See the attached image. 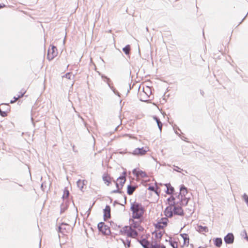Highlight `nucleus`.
<instances>
[{
    "label": "nucleus",
    "mask_w": 248,
    "mask_h": 248,
    "mask_svg": "<svg viewBox=\"0 0 248 248\" xmlns=\"http://www.w3.org/2000/svg\"><path fill=\"white\" fill-rule=\"evenodd\" d=\"M71 230V226L66 224H62L59 227V231L63 234H66Z\"/></svg>",
    "instance_id": "obj_12"
},
{
    "label": "nucleus",
    "mask_w": 248,
    "mask_h": 248,
    "mask_svg": "<svg viewBox=\"0 0 248 248\" xmlns=\"http://www.w3.org/2000/svg\"><path fill=\"white\" fill-rule=\"evenodd\" d=\"M149 151V148L147 147L137 148L134 149L132 153V154L135 155H143Z\"/></svg>",
    "instance_id": "obj_10"
},
{
    "label": "nucleus",
    "mask_w": 248,
    "mask_h": 248,
    "mask_svg": "<svg viewBox=\"0 0 248 248\" xmlns=\"http://www.w3.org/2000/svg\"><path fill=\"white\" fill-rule=\"evenodd\" d=\"M103 180L107 186H108L111 182V178L110 176L107 173H105L103 176Z\"/></svg>",
    "instance_id": "obj_18"
},
{
    "label": "nucleus",
    "mask_w": 248,
    "mask_h": 248,
    "mask_svg": "<svg viewBox=\"0 0 248 248\" xmlns=\"http://www.w3.org/2000/svg\"><path fill=\"white\" fill-rule=\"evenodd\" d=\"M125 172H124L123 174L120 176L117 180V182L116 183L117 189L116 190H112L111 191L112 193H121V189L122 188L125 182L126 178H125Z\"/></svg>",
    "instance_id": "obj_6"
},
{
    "label": "nucleus",
    "mask_w": 248,
    "mask_h": 248,
    "mask_svg": "<svg viewBox=\"0 0 248 248\" xmlns=\"http://www.w3.org/2000/svg\"><path fill=\"white\" fill-rule=\"evenodd\" d=\"M222 244V241L220 238H217L214 240V244L217 247H220Z\"/></svg>",
    "instance_id": "obj_26"
},
{
    "label": "nucleus",
    "mask_w": 248,
    "mask_h": 248,
    "mask_svg": "<svg viewBox=\"0 0 248 248\" xmlns=\"http://www.w3.org/2000/svg\"><path fill=\"white\" fill-rule=\"evenodd\" d=\"M136 187L135 186H132L130 185L127 186V193L129 195H132L134 191L135 190Z\"/></svg>",
    "instance_id": "obj_23"
},
{
    "label": "nucleus",
    "mask_w": 248,
    "mask_h": 248,
    "mask_svg": "<svg viewBox=\"0 0 248 248\" xmlns=\"http://www.w3.org/2000/svg\"><path fill=\"white\" fill-rule=\"evenodd\" d=\"M26 90H22L21 91V95H18L17 97L15 96L14 97V100H11L10 101V103L11 104H12V103L16 102L19 98L22 97L24 96V95L25 94V93H26Z\"/></svg>",
    "instance_id": "obj_20"
},
{
    "label": "nucleus",
    "mask_w": 248,
    "mask_h": 248,
    "mask_svg": "<svg viewBox=\"0 0 248 248\" xmlns=\"http://www.w3.org/2000/svg\"><path fill=\"white\" fill-rule=\"evenodd\" d=\"M133 173L139 179L144 178L147 176V174L145 171H142L139 169H134L133 171Z\"/></svg>",
    "instance_id": "obj_13"
},
{
    "label": "nucleus",
    "mask_w": 248,
    "mask_h": 248,
    "mask_svg": "<svg viewBox=\"0 0 248 248\" xmlns=\"http://www.w3.org/2000/svg\"><path fill=\"white\" fill-rule=\"evenodd\" d=\"M164 233V231L163 230L157 229L153 232V238L155 239V242L157 243L159 242L161 240L163 233Z\"/></svg>",
    "instance_id": "obj_11"
},
{
    "label": "nucleus",
    "mask_w": 248,
    "mask_h": 248,
    "mask_svg": "<svg viewBox=\"0 0 248 248\" xmlns=\"http://www.w3.org/2000/svg\"><path fill=\"white\" fill-rule=\"evenodd\" d=\"M171 245L173 248H178V244L176 242H171Z\"/></svg>",
    "instance_id": "obj_30"
},
{
    "label": "nucleus",
    "mask_w": 248,
    "mask_h": 248,
    "mask_svg": "<svg viewBox=\"0 0 248 248\" xmlns=\"http://www.w3.org/2000/svg\"><path fill=\"white\" fill-rule=\"evenodd\" d=\"M58 54V50L53 45H50L47 51V58L49 61L53 60Z\"/></svg>",
    "instance_id": "obj_7"
},
{
    "label": "nucleus",
    "mask_w": 248,
    "mask_h": 248,
    "mask_svg": "<svg viewBox=\"0 0 248 248\" xmlns=\"http://www.w3.org/2000/svg\"><path fill=\"white\" fill-rule=\"evenodd\" d=\"M199 229L200 231L205 232H208V228L206 226H199Z\"/></svg>",
    "instance_id": "obj_29"
},
{
    "label": "nucleus",
    "mask_w": 248,
    "mask_h": 248,
    "mask_svg": "<svg viewBox=\"0 0 248 248\" xmlns=\"http://www.w3.org/2000/svg\"><path fill=\"white\" fill-rule=\"evenodd\" d=\"M5 7V5L4 4L2 5V4H0V9Z\"/></svg>",
    "instance_id": "obj_34"
},
{
    "label": "nucleus",
    "mask_w": 248,
    "mask_h": 248,
    "mask_svg": "<svg viewBox=\"0 0 248 248\" xmlns=\"http://www.w3.org/2000/svg\"><path fill=\"white\" fill-rule=\"evenodd\" d=\"M110 217V207L109 205L106 206L104 209V218L107 220Z\"/></svg>",
    "instance_id": "obj_16"
},
{
    "label": "nucleus",
    "mask_w": 248,
    "mask_h": 248,
    "mask_svg": "<svg viewBox=\"0 0 248 248\" xmlns=\"http://www.w3.org/2000/svg\"><path fill=\"white\" fill-rule=\"evenodd\" d=\"M121 232L123 235L129 237L135 238L138 235L137 231L132 227L130 225V226H126L123 227Z\"/></svg>",
    "instance_id": "obj_4"
},
{
    "label": "nucleus",
    "mask_w": 248,
    "mask_h": 248,
    "mask_svg": "<svg viewBox=\"0 0 248 248\" xmlns=\"http://www.w3.org/2000/svg\"><path fill=\"white\" fill-rule=\"evenodd\" d=\"M154 119L156 121L157 125H158V128L160 130V131H161L162 130V123L160 121V120L156 117H154Z\"/></svg>",
    "instance_id": "obj_27"
},
{
    "label": "nucleus",
    "mask_w": 248,
    "mask_h": 248,
    "mask_svg": "<svg viewBox=\"0 0 248 248\" xmlns=\"http://www.w3.org/2000/svg\"><path fill=\"white\" fill-rule=\"evenodd\" d=\"M140 93L141 95L144 96L145 98L149 97L152 94L151 89L148 86H143L142 91Z\"/></svg>",
    "instance_id": "obj_15"
},
{
    "label": "nucleus",
    "mask_w": 248,
    "mask_h": 248,
    "mask_svg": "<svg viewBox=\"0 0 248 248\" xmlns=\"http://www.w3.org/2000/svg\"><path fill=\"white\" fill-rule=\"evenodd\" d=\"M244 199L245 200V201H246L247 202H248V195H247L246 194H245V195H244Z\"/></svg>",
    "instance_id": "obj_33"
},
{
    "label": "nucleus",
    "mask_w": 248,
    "mask_h": 248,
    "mask_svg": "<svg viewBox=\"0 0 248 248\" xmlns=\"http://www.w3.org/2000/svg\"><path fill=\"white\" fill-rule=\"evenodd\" d=\"M224 240L227 244H232L234 241V236L232 233H228L224 238Z\"/></svg>",
    "instance_id": "obj_17"
},
{
    "label": "nucleus",
    "mask_w": 248,
    "mask_h": 248,
    "mask_svg": "<svg viewBox=\"0 0 248 248\" xmlns=\"http://www.w3.org/2000/svg\"><path fill=\"white\" fill-rule=\"evenodd\" d=\"M123 51L126 55H129L131 50V46L129 45H126L123 49Z\"/></svg>",
    "instance_id": "obj_25"
},
{
    "label": "nucleus",
    "mask_w": 248,
    "mask_h": 248,
    "mask_svg": "<svg viewBox=\"0 0 248 248\" xmlns=\"http://www.w3.org/2000/svg\"><path fill=\"white\" fill-rule=\"evenodd\" d=\"M165 186L167 188L166 192L167 194H171L174 192V187L170 184H166Z\"/></svg>",
    "instance_id": "obj_19"
},
{
    "label": "nucleus",
    "mask_w": 248,
    "mask_h": 248,
    "mask_svg": "<svg viewBox=\"0 0 248 248\" xmlns=\"http://www.w3.org/2000/svg\"><path fill=\"white\" fill-rule=\"evenodd\" d=\"M130 210L132 211V218L137 219L143 218L145 209L141 204L134 202L131 206Z\"/></svg>",
    "instance_id": "obj_2"
},
{
    "label": "nucleus",
    "mask_w": 248,
    "mask_h": 248,
    "mask_svg": "<svg viewBox=\"0 0 248 248\" xmlns=\"http://www.w3.org/2000/svg\"><path fill=\"white\" fill-rule=\"evenodd\" d=\"M148 189L151 191H153L155 193H157L156 190L155 189V187L153 186H149Z\"/></svg>",
    "instance_id": "obj_32"
},
{
    "label": "nucleus",
    "mask_w": 248,
    "mask_h": 248,
    "mask_svg": "<svg viewBox=\"0 0 248 248\" xmlns=\"http://www.w3.org/2000/svg\"><path fill=\"white\" fill-rule=\"evenodd\" d=\"M181 247H187L189 244V238L188 234L183 233L180 235L178 238Z\"/></svg>",
    "instance_id": "obj_8"
},
{
    "label": "nucleus",
    "mask_w": 248,
    "mask_h": 248,
    "mask_svg": "<svg viewBox=\"0 0 248 248\" xmlns=\"http://www.w3.org/2000/svg\"><path fill=\"white\" fill-rule=\"evenodd\" d=\"M77 185L78 187L82 190L84 188V186L85 185V181L84 180H79L77 182Z\"/></svg>",
    "instance_id": "obj_22"
},
{
    "label": "nucleus",
    "mask_w": 248,
    "mask_h": 248,
    "mask_svg": "<svg viewBox=\"0 0 248 248\" xmlns=\"http://www.w3.org/2000/svg\"><path fill=\"white\" fill-rule=\"evenodd\" d=\"M18 95H21V92L19 93V94Z\"/></svg>",
    "instance_id": "obj_35"
},
{
    "label": "nucleus",
    "mask_w": 248,
    "mask_h": 248,
    "mask_svg": "<svg viewBox=\"0 0 248 248\" xmlns=\"http://www.w3.org/2000/svg\"><path fill=\"white\" fill-rule=\"evenodd\" d=\"M98 228L100 232L105 235H109L110 233L109 227L104 222H100L98 224Z\"/></svg>",
    "instance_id": "obj_9"
},
{
    "label": "nucleus",
    "mask_w": 248,
    "mask_h": 248,
    "mask_svg": "<svg viewBox=\"0 0 248 248\" xmlns=\"http://www.w3.org/2000/svg\"><path fill=\"white\" fill-rule=\"evenodd\" d=\"M150 248H165L164 246H160L156 242H152Z\"/></svg>",
    "instance_id": "obj_24"
},
{
    "label": "nucleus",
    "mask_w": 248,
    "mask_h": 248,
    "mask_svg": "<svg viewBox=\"0 0 248 248\" xmlns=\"http://www.w3.org/2000/svg\"><path fill=\"white\" fill-rule=\"evenodd\" d=\"M140 243L144 248H150L151 243L150 244L145 239H143L140 241Z\"/></svg>",
    "instance_id": "obj_21"
},
{
    "label": "nucleus",
    "mask_w": 248,
    "mask_h": 248,
    "mask_svg": "<svg viewBox=\"0 0 248 248\" xmlns=\"http://www.w3.org/2000/svg\"><path fill=\"white\" fill-rule=\"evenodd\" d=\"M9 111L6 110V111H2L1 110V108L0 107V114L2 117H6L7 116V114L9 112Z\"/></svg>",
    "instance_id": "obj_28"
},
{
    "label": "nucleus",
    "mask_w": 248,
    "mask_h": 248,
    "mask_svg": "<svg viewBox=\"0 0 248 248\" xmlns=\"http://www.w3.org/2000/svg\"><path fill=\"white\" fill-rule=\"evenodd\" d=\"M71 74L70 73H68L65 74V75L64 76V77L67 79H71Z\"/></svg>",
    "instance_id": "obj_31"
},
{
    "label": "nucleus",
    "mask_w": 248,
    "mask_h": 248,
    "mask_svg": "<svg viewBox=\"0 0 248 248\" xmlns=\"http://www.w3.org/2000/svg\"><path fill=\"white\" fill-rule=\"evenodd\" d=\"M168 219L167 218H162L161 220L156 224L157 229L163 230L167 225Z\"/></svg>",
    "instance_id": "obj_14"
},
{
    "label": "nucleus",
    "mask_w": 248,
    "mask_h": 248,
    "mask_svg": "<svg viewBox=\"0 0 248 248\" xmlns=\"http://www.w3.org/2000/svg\"><path fill=\"white\" fill-rule=\"evenodd\" d=\"M177 204L173 203L170 204V205L166 208L164 213L166 217H171L173 214L179 216H183L184 215L183 209L179 205H177Z\"/></svg>",
    "instance_id": "obj_3"
},
{
    "label": "nucleus",
    "mask_w": 248,
    "mask_h": 248,
    "mask_svg": "<svg viewBox=\"0 0 248 248\" xmlns=\"http://www.w3.org/2000/svg\"><path fill=\"white\" fill-rule=\"evenodd\" d=\"M187 188L184 186H182L180 188V193L178 195L177 198H174L171 196L168 199L169 204H180L181 205H186L188 201L189 198L187 196Z\"/></svg>",
    "instance_id": "obj_1"
},
{
    "label": "nucleus",
    "mask_w": 248,
    "mask_h": 248,
    "mask_svg": "<svg viewBox=\"0 0 248 248\" xmlns=\"http://www.w3.org/2000/svg\"><path fill=\"white\" fill-rule=\"evenodd\" d=\"M142 221L143 218L137 219L132 218L130 220V225L136 230L142 232L144 231V228L141 226Z\"/></svg>",
    "instance_id": "obj_5"
}]
</instances>
